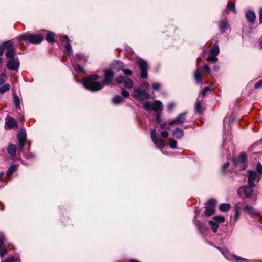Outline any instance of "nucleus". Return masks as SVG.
Returning <instances> with one entry per match:
<instances>
[{
  "label": "nucleus",
  "instance_id": "nucleus-1",
  "mask_svg": "<svg viewBox=\"0 0 262 262\" xmlns=\"http://www.w3.org/2000/svg\"><path fill=\"white\" fill-rule=\"evenodd\" d=\"M104 78L102 82H97L99 76L92 74L83 78V86L91 91H97L102 89L104 85H108L112 83L114 73L110 70H104Z\"/></svg>",
  "mask_w": 262,
  "mask_h": 262
},
{
  "label": "nucleus",
  "instance_id": "nucleus-2",
  "mask_svg": "<svg viewBox=\"0 0 262 262\" xmlns=\"http://www.w3.org/2000/svg\"><path fill=\"white\" fill-rule=\"evenodd\" d=\"M19 41L24 40L32 44H38L42 41L43 37L39 34L24 33L16 38Z\"/></svg>",
  "mask_w": 262,
  "mask_h": 262
},
{
  "label": "nucleus",
  "instance_id": "nucleus-3",
  "mask_svg": "<svg viewBox=\"0 0 262 262\" xmlns=\"http://www.w3.org/2000/svg\"><path fill=\"white\" fill-rule=\"evenodd\" d=\"M0 47L4 48V50L7 49L5 55L8 58L10 59L15 57L16 51L12 40H8L3 42L2 45H0Z\"/></svg>",
  "mask_w": 262,
  "mask_h": 262
},
{
  "label": "nucleus",
  "instance_id": "nucleus-4",
  "mask_svg": "<svg viewBox=\"0 0 262 262\" xmlns=\"http://www.w3.org/2000/svg\"><path fill=\"white\" fill-rule=\"evenodd\" d=\"M143 108L146 110H153L156 113L161 112L163 110L162 102L159 100H155L153 102L146 101L143 104Z\"/></svg>",
  "mask_w": 262,
  "mask_h": 262
},
{
  "label": "nucleus",
  "instance_id": "nucleus-5",
  "mask_svg": "<svg viewBox=\"0 0 262 262\" xmlns=\"http://www.w3.org/2000/svg\"><path fill=\"white\" fill-rule=\"evenodd\" d=\"M216 201L215 199L209 200L206 204V209L204 211V215L206 216H210L215 212V207Z\"/></svg>",
  "mask_w": 262,
  "mask_h": 262
},
{
  "label": "nucleus",
  "instance_id": "nucleus-6",
  "mask_svg": "<svg viewBox=\"0 0 262 262\" xmlns=\"http://www.w3.org/2000/svg\"><path fill=\"white\" fill-rule=\"evenodd\" d=\"M137 64L141 71V78L142 79H147L148 77L147 72L149 68L147 62L143 59H140L138 61Z\"/></svg>",
  "mask_w": 262,
  "mask_h": 262
},
{
  "label": "nucleus",
  "instance_id": "nucleus-7",
  "mask_svg": "<svg viewBox=\"0 0 262 262\" xmlns=\"http://www.w3.org/2000/svg\"><path fill=\"white\" fill-rule=\"evenodd\" d=\"M246 154L241 152L239 157L234 160V163L236 167H239V170L242 171L247 167L246 163Z\"/></svg>",
  "mask_w": 262,
  "mask_h": 262
},
{
  "label": "nucleus",
  "instance_id": "nucleus-8",
  "mask_svg": "<svg viewBox=\"0 0 262 262\" xmlns=\"http://www.w3.org/2000/svg\"><path fill=\"white\" fill-rule=\"evenodd\" d=\"M20 63L17 57H15L13 58H10L7 62L6 67L7 68L11 71L18 70Z\"/></svg>",
  "mask_w": 262,
  "mask_h": 262
},
{
  "label": "nucleus",
  "instance_id": "nucleus-9",
  "mask_svg": "<svg viewBox=\"0 0 262 262\" xmlns=\"http://www.w3.org/2000/svg\"><path fill=\"white\" fill-rule=\"evenodd\" d=\"M133 96L140 100H143L150 97V94L145 90L135 89Z\"/></svg>",
  "mask_w": 262,
  "mask_h": 262
},
{
  "label": "nucleus",
  "instance_id": "nucleus-10",
  "mask_svg": "<svg viewBox=\"0 0 262 262\" xmlns=\"http://www.w3.org/2000/svg\"><path fill=\"white\" fill-rule=\"evenodd\" d=\"M151 138L154 143L160 149H162L165 147L164 141L157 137L156 130L155 129L151 130Z\"/></svg>",
  "mask_w": 262,
  "mask_h": 262
},
{
  "label": "nucleus",
  "instance_id": "nucleus-11",
  "mask_svg": "<svg viewBox=\"0 0 262 262\" xmlns=\"http://www.w3.org/2000/svg\"><path fill=\"white\" fill-rule=\"evenodd\" d=\"M26 132L25 129H21L17 135V138L18 141V149L19 152L23 151L25 143L26 140Z\"/></svg>",
  "mask_w": 262,
  "mask_h": 262
},
{
  "label": "nucleus",
  "instance_id": "nucleus-12",
  "mask_svg": "<svg viewBox=\"0 0 262 262\" xmlns=\"http://www.w3.org/2000/svg\"><path fill=\"white\" fill-rule=\"evenodd\" d=\"M248 185L251 186L252 187H255V185L254 183V181L257 179V181H259L261 177H259L257 174V172L253 170H248Z\"/></svg>",
  "mask_w": 262,
  "mask_h": 262
},
{
  "label": "nucleus",
  "instance_id": "nucleus-13",
  "mask_svg": "<svg viewBox=\"0 0 262 262\" xmlns=\"http://www.w3.org/2000/svg\"><path fill=\"white\" fill-rule=\"evenodd\" d=\"M187 112H183L180 114L174 120L169 122L168 125H181L183 124L186 121L185 116Z\"/></svg>",
  "mask_w": 262,
  "mask_h": 262
},
{
  "label": "nucleus",
  "instance_id": "nucleus-14",
  "mask_svg": "<svg viewBox=\"0 0 262 262\" xmlns=\"http://www.w3.org/2000/svg\"><path fill=\"white\" fill-rule=\"evenodd\" d=\"M5 124L9 129L17 126L15 120L10 116H7L6 117Z\"/></svg>",
  "mask_w": 262,
  "mask_h": 262
},
{
  "label": "nucleus",
  "instance_id": "nucleus-15",
  "mask_svg": "<svg viewBox=\"0 0 262 262\" xmlns=\"http://www.w3.org/2000/svg\"><path fill=\"white\" fill-rule=\"evenodd\" d=\"M254 187L249 185L243 187V192L246 198H250L251 197L253 193V188Z\"/></svg>",
  "mask_w": 262,
  "mask_h": 262
},
{
  "label": "nucleus",
  "instance_id": "nucleus-16",
  "mask_svg": "<svg viewBox=\"0 0 262 262\" xmlns=\"http://www.w3.org/2000/svg\"><path fill=\"white\" fill-rule=\"evenodd\" d=\"M243 210L247 214L250 215L256 216L258 214V213L255 210L254 208L253 207L250 206L249 205H246L244 207Z\"/></svg>",
  "mask_w": 262,
  "mask_h": 262
},
{
  "label": "nucleus",
  "instance_id": "nucleus-17",
  "mask_svg": "<svg viewBox=\"0 0 262 262\" xmlns=\"http://www.w3.org/2000/svg\"><path fill=\"white\" fill-rule=\"evenodd\" d=\"M246 17L247 20L251 23H254L256 19L255 13L253 11L251 10L248 11L246 13Z\"/></svg>",
  "mask_w": 262,
  "mask_h": 262
},
{
  "label": "nucleus",
  "instance_id": "nucleus-18",
  "mask_svg": "<svg viewBox=\"0 0 262 262\" xmlns=\"http://www.w3.org/2000/svg\"><path fill=\"white\" fill-rule=\"evenodd\" d=\"M194 78L197 83H201L203 81V78L201 74L200 69H196L194 73Z\"/></svg>",
  "mask_w": 262,
  "mask_h": 262
},
{
  "label": "nucleus",
  "instance_id": "nucleus-19",
  "mask_svg": "<svg viewBox=\"0 0 262 262\" xmlns=\"http://www.w3.org/2000/svg\"><path fill=\"white\" fill-rule=\"evenodd\" d=\"M215 247L221 252L226 259L229 260L230 259L231 255L226 248L223 249L219 246H216Z\"/></svg>",
  "mask_w": 262,
  "mask_h": 262
},
{
  "label": "nucleus",
  "instance_id": "nucleus-20",
  "mask_svg": "<svg viewBox=\"0 0 262 262\" xmlns=\"http://www.w3.org/2000/svg\"><path fill=\"white\" fill-rule=\"evenodd\" d=\"M16 146L14 144H10L7 147V151L11 156H15L16 154Z\"/></svg>",
  "mask_w": 262,
  "mask_h": 262
},
{
  "label": "nucleus",
  "instance_id": "nucleus-21",
  "mask_svg": "<svg viewBox=\"0 0 262 262\" xmlns=\"http://www.w3.org/2000/svg\"><path fill=\"white\" fill-rule=\"evenodd\" d=\"M234 210L235 215L232 217V221L234 222V223H235L240 217L241 212L239 207L237 205L235 206Z\"/></svg>",
  "mask_w": 262,
  "mask_h": 262
},
{
  "label": "nucleus",
  "instance_id": "nucleus-22",
  "mask_svg": "<svg viewBox=\"0 0 262 262\" xmlns=\"http://www.w3.org/2000/svg\"><path fill=\"white\" fill-rule=\"evenodd\" d=\"M112 67L114 69L117 70V71H120L123 70L124 68V64L122 62L120 61H115L112 64Z\"/></svg>",
  "mask_w": 262,
  "mask_h": 262
},
{
  "label": "nucleus",
  "instance_id": "nucleus-23",
  "mask_svg": "<svg viewBox=\"0 0 262 262\" xmlns=\"http://www.w3.org/2000/svg\"><path fill=\"white\" fill-rule=\"evenodd\" d=\"M219 29L221 33H223L229 28V24L226 20H224L220 23Z\"/></svg>",
  "mask_w": 262,
  "mask_h": 262
},
{
  "label": "nucleus",
  "instance_id": "nucleus-24",
  "mask_svg": "<svg viewBox=\"0 0 262 262\" xmlns=\"http://www.w3.org/2000/svg\"><path fill=\"white\" fill-rule=\"evenodd\" d=\"M172 135L178 139H181L184 135V133L181 129L177 128L173 131Z\"/></svg>",
  "mask_w": 262,
  "mask_h": 262
},
{
  "label": "nucleus",
  "instance_id": "nucleus-25",
  "mask_svg": "<svg viewBox=\"0 0 262 262\" xmlns=\"http://www.w3.org/2000/svg\"><path fill=\"white\" fill-rule=\"evenodd\" d=\"M210 53L211 54L214 55L215 56H217L219 55L220 53V49L218 45L214 44L211 48L210 50Z\"/></svg>",
  "mask_w": 262,
  "mask_h": 262
},
{
  "label": "nucleus",
  "instance_id": "nucleus-26",
  "mask_svg": "<svg viewBox=\"0 0 262 262\" xmlns=\"http://www.w3.org/2000/svg\"><path fill=\"white\" fill-rule=\"evenodd\" d=\"M231 208V205L229 203H222L219 206V209L222 212L228 211Z\"/></svg>",
  "mask_w": 262,
  "mask_h": 262
},
{
  "label": "nucleus",
  "instance_id": "nucleus-27",
  "mask_svg": "<svg viewBox=\"0 0 262 262\" xmlns=\"http://www.w3.org/2000/svg\"><path fill=\"white\" fill-rule=\"evenodd\" d=\"M55 34L52 32H48L46 38V40L49 43H52L55 41Z\"/></svg>",
  "mask_w": 262,
  "mask_h": 262
},
{
  "label": "nucleus",
  "instance_id": "nucleus-28",
  "mask_svg": "<svg viewBox=\"0 0 262 262\" xmlns=\"http://www.w3.org/2000/svg\"><path fill=\"white\" fill-rule=\"evenodd\" d=\"M17 168V165L16 164H12L8 169L6 172V175L7 177L10 176L13 172L15 171Z\"/></svg>",
  "mask_w": 262,
  "mask_h": 262
},
{
  "label": "nucleus",
  "instance_id": "nucleus-29",
  "mask_svg": "<svg viewBox=\"0 0 262 262\" xmlns=\"http://www.w3.org/2000/svg\"><path fill=\"white\" fill-rule=\"evenodd\" d=\"M124 83V86L125 88L130 89L133 86V80L129 78L126 77Z\"/></svg>",
  "mask_w": 262,
  "mask_h": 262
},
{
  "label": "nucleus",
  "instance_id": "nucleus-30",
  "mask_svg": "<svg viewBox=\"0 0 262 262\" xmlns=\"http://www.w3.org/2000/svg\"><path fill=\"white\" fill-rule=\"evenodd\" d=\"M209 225L211 226V229L214 233H216L219 229V225L213 221H209Z\"/></svg>",
  "mask_w": 262,
  "mask_h": 262
},
{
  "label": "nucleus",
  "instance_id": "nucleus-31",
  "mask_svg": "<svg viewBox=\"0 0 262 262\" xmlns=\"http://www.w3.org/2000/svg\"><path fill=\"white\" fill-rule=\"evenodd\" d=\"M13 102L15 105L16 108H20L21 101L19 98L16 95H14L13 96Z\"/></svg>",
  "mask_w": 262,
  "mask_h": 262
},
{
  "label": "nucleus",
  "instance_id": "nucleus-32",
  "mask_svg": "<svg viewBox=\"0 0 262 262\" xmlns=\"http://www.w3.org/2000/svg\"><path fill=\"white\" fill-rule=\"evenodd\" d=\"M195 112L199 114L202 112V101L200 100H197L195 105Z\"/></svg>",
  "mask_w": 262,
  "mask_h": 262
},
{
  "label": "nucleus",
  "instance_id": "nucleus-33",
  "mask_svg": "<svg viewBox=\"0 0 262 262\" xmlns=\"http://www.w3.org/2000/svg\"><path fill=\"white\" fill-rule=\"evenodd\" d=\"M10 89V85L8 83L5 84L0 87V94H3Z\"/></svg>",
  "mask_w": 262,
  "mask_h": 262
},
{
  "label": "nucleus",
  "instance_id": "nucleus-34",
  "mask_svg": "<svg viewBox=\"0 0 262 262\" xmlns=\"http://www.w3.org/2000/svg\"><path fill=\"white\" fill-rule=\"evenodd\" d=\"M76 57H77V59L79 60L78 62L79 63H81L82 61H83L84 62L86 61V58H87L86 57L84 54H83L82 53H78L76 55Z\"/></svg>",
  "mask_w": 262,
  "mask_h": 262
},
{
  "label": "nucleus",
  "instance_id": "nucleus-35",
  "mask_svg": "<svg viewBox=\"0 0 262 262\" xmlns=\"http://www.w3.org/2000/svg\"><path fill=\"white\" fill-rule=\"evenodd\" d=\"M123 98L119 95L115 96L113 98V102L115 104H118L123 101Z\"/></svg>",
  "mask_w": 262,
  "mask_h": 262
},
{
  "label": "nucleus",
  "instance_id": "nucleus-36",
  "mask_svg": "<svg viewBox=\"0 0 262 262\" xmlns=\"http://www.w3.org/2000/svg\"><path fill=\"white\" fill-rule=\"evenodd\" d=\"M227 8L234 14L236 13L234 3L229 2L227 4Z\"/></svg>",
  "mask_w": 262,
  "mask_h": 262
},
{
  "label": "nucleus",
  "instance_id": "nucleus-37",
  "mask_svg": "<svg viewBox=\"0 0 262 262\" xmlns=\"http://www.w3.org/2000/svg\"><path fill=\"white\" fill-rule=\"evenodd\" d=\"M194 223L198 226L199 229L201 230L204 227V224L199 220L196 219V216H195L193 219Z\"/></svg>",
  "mask_w": 262,
  "mask_h": 262
},
{
  "label": "nucleus",
  "instance_id": "nucleus-38",
  "mask_svg": "<svg viewBox=\"0 0 262 262\" xmlns=\"http://www.w3.org/2000/svg\"><path fill=\"white\" fill-rule=\"evenodd\" d=\"M67 54L69 55L72 52V47L69 42H68L64 46Z\"/></svg>",
  "mask_w": 262,
  "mask_h": 262
},
{
  "label": "nucleus",
  "instance_id": "nucleus-39",
  "mask_svg": "<svg viewBox=\"0 0 262 262\" xmlns=\"http://www.w3.org/2000/svg\"><path fill=\"white\" fill-rule=\"evenodd\" d=\"M169 141V146L171 148L175 149L177 148V142L176 140L173 139H170Z\"/></svg>",
  "mask_w": 262,
  "mask_h": 262
},
{
  "label": "nucleus",
  "instance_id": "nucleus-40",
  "mask_svg": "<svg viewBox=\"0 0 262 262\" xmlns=\"http://www.w3.org/2000/svg\"><path fill=\"white\" fill-rule=\"evenodd\" d=\"M7 77L6 74L2 73L0 74V85H2L3 84L5 83V82L7 80Z\"/></svg>",
  "mask_w": 262,
  "mask_h": 262
},
{
  "label": "nucleus",
  "instance_id": "nucleus-41",
  "mask_svg": "<svg viewBox=\"0 0 262 262\" xmlns=\"http://www.w3.org/2000/svg\"><path fill=\"white\" fill-rule=\"evenodd\" d=\"M211 88L209 87H205L202 89L200 95H202L203 97H204L206 95V93L208 91H211Z\"/></svg>",
  "mask_w": 262,
  "mask_h": 262
},
{
  "label": "nucleus",
  "instance_id": "nucleus-42",
  "mask_svg": "<svg viewBox=\"0 0 262 262\" xmlns=\"http://www.w3.org/2000/svg\"><path fill=\"white\" fill-rule=\"evenodd\" d=\"M126 77L120 76L116 78V81L118 84H121L124 82Z\"/></svg>",
  "mask_w": 262,
  "mask_h": 262
},
{
  "label": "nucleus",
  "instance_id": "nucleus-43",
  "mask_svg": "<svg viewBox=\"0 0 262 262\" xmlns=\"http://www.w3.org/2000/svg\"><path fill=\"white\" fill-rule=\"evenodd\" d=\"M206 60L208 62L214 63L217 61L218 58L216 57L209 56L207 57Z\"/></svg>",
  "mask_w": 262,
  "mask_h": 262
},
{
  "label": "nucleus",
  "instance_id": "nucleus-44",
  "mask_svg": "<svg viewBox=\"0 0 262 262\" xmlns=\"http://www.w3.org/2000/svg\"><path fill=\"white\" fill-rule=\"evenodd\" d=\"M256 169L259 174L262 175V165L259 162L257 164Z\"/></svg>",
  "mask_w": 262,
  "mask_h": 262
},
{
  "label": "nucleus",
  "instance_id": "nucleus-45",
  "mask_svg": "<svg viewBox=\"0 0 262 262\" xmlns=\"http://www.w3.org/2000/svg\"><path fill=\"white\" fill-rule=\"evenodd\" d=\"M214 220L220 223H223L225 221V218L223 216H215L214 217Z\"/></svg>",
  "mask_w": 262,
  "mask_h": 262
},
{
  "label": "nucleus",
  "instance_id": "nucleus-46",
  "mask_svg": "<svg viewBox=\"0 0 262 262\" xmlns=\"http://www.w3.org/2000/svg\"><path fill=\"white\" fill-rule=\"evenodd\" d=\"M7 253V250L6 248H1L0 249V256L2 258Z\"/></svg>",
  "mask_w": 262,
  "mask_h": 262
},
{
  "label": "nucleus",
  "instance_id": "nucleus-47",
  "mask_svg": "<svg viewBox=\"0 0 262 262\" xmlns=\"http://www.w3.org/2000/svg\"><path fill=\"white\" fill-rule=\"evenodd\" d=\"M161 88V84L158 82H155L152 83V88L154 90H158Z\"/></svg>",
  "mask_w": 262,
  "mask_h": 262
},
{
  "label": "nucleus",
  "instance_id": "nucleus-48",
  "mask_svg": "<svg viewBox=\"0 0 262 262\" xmlns=\"http://www.w3.org/2000/svg\"><path fill=\"white\" fill-rule=\"evenodd\" d=\"M124 74L126 75L130 76L132 74V71L129 69H123L122 70Z\"/></svg>",
  "mask_w": 262,
  "mask_h": 262
},
{
  "label": "nucleus",
  "instance_id": "nucleus-49",
  "mask_svg": "<svg viewBox=\"0 0 262 262\" xmlns=\"http://www.w3.org/2000/svg\"><path fill=\"white\" fill-rule=\"evenodd\" d=\"M156 120L158 123H160L161 122V112L156 113Z\"/></svg>",
  "mask_w": 262,
  "mask_h": 262
},
{
  "label": "nucleus",
  "instance_id": "nucleus-50",
  "mask_svg": "<svg viewBox=\"0 0 262 262\" xmlns=\"http://www.w3.org/2000/svg\"><path fill=\"white\" fill-rule=\"evenodd\" d=\"M18 260V258L14 257H9L5 261L3 262H15Z\"/></svg>",
  "mask_w": 262,
  "mask_h": 262
},
{
  "label": "nucleus",
  "instance_id": "nucleus-51",
  "mask_svg": "<svg viewBox=\"0 0 262 262\" xmlns=\"http://www.w3.org/2000/svg\"><path fill=\"white\" fill-rule=\"evenodd\" d=\"M229 166V162H226L222 166V172L224 173H226V168H227Z\"/></svg>",
  "mask_w": 262,
  "mask_h": 262
},
{
  "label": "nucleus",
  "instance_id": "nucleus-52",
  "mask_svg": "<svg viewBox=\"0 0 262 262\" xmlns=\"http://www.w3.org/2000/svg\"><path fill=\"white\" fill-rule=\"evenodd\" d=\"M5 238L4 234L2 233H0V249H1V246L3 244L4 242Z\"/></svg>",
  "mask_w": 262,
  "mask_h": 262
},
{
  "label": "nucleus",
  "instance_id": "nucleus-53",
  "mask_svg": "<svg viewBox=\"0 0 262 262\" xmlns=\"http://www.w3.org/2000/svg\"><path fill=\"white\" fill-rule=\"evenodd\" d=\"M122 95L124 97H127L129 95V93L127 90L123 89L122 91Z\"/></svg>",
  "mask_w": 262,
  "mask_h": 262
},
{
  "label": "nucleus",
  "instance_id": "nucleus-54",
  "mask_svg": "<svg viewBox=\"0 0 262 262\" xmlns=\"http://www.w3.org/2000/svg\"><path fill=\"white\" fill-rule=\"evenodd\" d=\"M255 88L258 89V88H262V80H260L259 81L256 82L255 84Z\"/></svg>",
  "mask_w": 262,
  "mask_h": 262
},
{
  "label": "nucleus",
  "instance_id": "nucleus-55",
  "mask_svg": "<svg viewBox=\"0 0 262 262\" xmlns=\"http://www.w3.org/2000/svg\"><path fill=\"white\" fill-rule=\"evenodd\" d=\"M168 133L166 130L162 131L161 133V136L162 138H166L168 137Z\"/></svg>",
  "mask_w": 262,
  "mask_h": 262
},
{
  "label": "nucleus",
  "instance_id": "nucleus-56",
  "mask_svg": "<svg viewBox=\"0 0 262 262\" xmlns=\"http://www.w3.org/2000/svg\"><path fill=\"white\" fill-rule=\"evenodd\" d=\"M175 106V104L173 102L170 103L167 107L168 110L170 111H172Z\"/></svg>",
  "mask_w": 262,
  "mask_h": 262
},
{
  "label": "nucleus",
  "instance_id": "nucleus-57",
  "mask_svg": "<svg viewBox=\"0 0 262 262\" xmlns=\"http://www.w3.org/2000/svg\"><path fill=\"white\" fill-rule=\"evenodd\" d=\"M204 70L208 73L210 74L211 72L210 68L209 67L208 65H204L203 66Z\"/></svg>",
  "mask_w": 262,
  "mask_h": 262
},
{
  "label": "nucleus",
  "instance_id": "nucleus-58",
  "mask_svg": "<svg viewBox=\"0 0 262 262\" xmlns=\"http://www.w3.org/2000/svg\"><path fill=\"white\" fill-rule=\"evenodd\" d=\"M259 23L261 24L262 23V7H261L259 9Z\"/></svg>",
  "mask_w": 262,
  "mask_h": 262
},
{
  "label": "nucleus",
  "instance_id": "nucleus-59",
  "mask_svg": "<svg viewBox=\"0 0 262 262\" xmlns=\"http://www.w3.org/2000/svg\"><path fill=\"white\" fill-rule=\"evenodd\" d=\"M75 70H77V71H80V72H83V68L79 66V65H77V68H75Z\"/></svg>",
  "mask_w": 262,
  "mask_h": 262
},
{
  "label": "nucleus",
  "instance_id": "nucleus-60",
  "mask_svg": "<svg viewBox=\"0 0 262 262\" xmlns=\"http://www.w3.org/2000/svg\"><path fill=\"white\" fill-rule=\"evenodd\" d=\"M166 123H162V124H161V128L162 129H165L166 128Z\"/></svg>",
  "mask_w": 262,
  "mask_h": 262
},
{
  "label": "nucleus",
  "instance_id": "nucleus-61",
  "mask_svg": "<svg viewBox=\"0 0 262 262\" xmlns=\"http://www.w3.org/2000/svg\"><path fill=\"white\" fill-rule=\"evenodd\" d=\"M233 256H234L236 259H238V260L240 259V260H246V259L242 258H241V257H240L236 256H234V255H233Z\"/></svg>",
  "mask_w": 262,
  "mask_h": 262
},
{
  "label": "nucleus",
  "instance_id": "nucleus-62",
  "mask_svg": "<svg viewBox=\"0 0 262 262\" xmlns=\"http://www.w3.org/2000/svg\"><path fill=\"white\" fill-rule=\"evenodd\" d=\"M34 157V155L33 154H31L29 156H26V159H30L31 158H33Z\"/></svg>",
  "mask_w": 262,
  "mask_h": 262
},
{
  "label": "nucleus",
  "instance_id": "nucleus-63",
  "mask_svg": "<svg viewBox=\"0 0 262 262\" xmlns=\"http://www.w3.org/2000/svg\"><path fill=\"white\" fill-rule=\"evenodd\" d=\"M63 38H64L65 39H66V40L68 41V42H69V41H70V40H69V39L68 37V36H67V35H64V36H63Z\"/></svg>",
  "mask_w": 262,
  "mask_h": 262
},
{
  "label": "nucleus",
  "instance_id": "nucleus-64",
  "mask_svg": "<svg viewBox=\"0 0 262 262\" xmlns=\"http://www.w3.org/2000/svg\"><path fill=\"white\" fill-rule=\"evenodd\" d=\"M259 47L261 49H262V39L261 40H260L259 41Z\"/></svg>",
  "mask_w": 262,
  "mask_h": 262
}]
</instances>
